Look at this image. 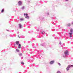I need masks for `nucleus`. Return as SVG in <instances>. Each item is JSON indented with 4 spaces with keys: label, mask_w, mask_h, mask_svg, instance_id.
Wrapping results in <instances>:
<instances>
[{
    "label": "nucleus",
    "mask_w": 73,
    "mask_h": 73,
    "mask_svg": "<svg viewBox=\"0 0 73 73\" xmlns=\"http://www.w3.org/2000/svg\"><path fill=\"white\" fill-rule=\"evenodd\" d=\"M19 47H18V48H19V49H20V48H21V44H19Z\"/></svg>",
    "instance_id": "nucleus-7"
},
{
    "label": "nucleus",
    "mask_w": 73,
    "mask_h": 73,
    "mask_svg": "<svg viewBox=\"0 0 73 73\" xmlns=\"http://www.w3.org/2000/svg\"><path fill=\"white\" fill-rule=\"evenodd\" d=\"M68 27H70V24H67Z\"/></svg>",
    "instance_id": "nucleus-12"
},
{
    "label": "nucleus",
    "mask_w": 73,
    "mask_h": 73,
    "mask_svg": "<svg viewBox=\"0 0 73 73\" xmlns=\"http://www.w3.org/2000/svg\"><path fill=\"white\" fill-rule=\"evenodd\" d=\"M69 34L70 35V37H72V36H73V35H72L73 33H69Z\"/></svg>",
    "instance_id": "nucleus-2"
},
{
    "label": "nucleus",
    "mask_w": 73,
    "mask_h": 73,
    "mask_svg": "<svg viewBox=\"0 0 73 73\" xmlns=\"http://www.w3.org/2000/svg\"><path fill=\"white\" fill-rule=\"evenodd\" d=\"M56 73H61V72H60V71H58Z\"/></svg>",
    "instance_id": "nucleus-16"
},
{
    "label": "nucleus",
    "mask_w": 73,
    "mask_h": 73,
    "mask_svg": "<svg viewBox=\"0 0 73 73\" xmlns=\"http://www.w3.org/2000/svg\"><path fill=\"white\" fill-rule=\"evenodd\" d=\"M24 16H28V14L27 13H26V14L25 13V14H24Z\"/></svg>",
    "instance_id": "nucleus-11"
},
{
    "label": "nucleus",
    "mask_w": 73,
    "mask_h": 73,
    "mask_svg": "<svg viewBox=\"0 0 73 73\" xmlns=\"http://www.w3.org/2000/svg\"><path fill=\"white\" fill-rule=\"evenodd\" d=\"M25 18H26V19H29V16H27V17H25Z\"/></svg>",
    "instance_id": "nucleus-8"
},
{
    "label": "nucleus",
    "mask_w": 73,
    "mask_h": 73,
    "mask_svg": "<svg viewBox=\"0 0 73 73\" xmlns=\"http://www.w3.org/2000/svg\"><path fill=\"white\" fill-rule=\"evenodd\" d=\"M42 33V34L43 33L42 32V33Z\"/></svg>",
    "instance_id": "nucleus-24"
},
{
    "label": "nucleus",
    "mask_w": 73,
    "mask_h": 73,
    "mask_svg": "<svg viewBox=\"0 0 73 73\" xmlns=\"http://www.w3.org/2000/svg\"><path fill=\"white\" fill-rule=\"evenodd\" d=\"M18 3L19 4V5H21L22 4V3L21 2V1H19V2H18Z\"/></svg>",
    "instance_id": "nucleus-4"
},
{
    "label": "nucleus",
    "mask_w": 73,
    "mask_h": 73,
    "mask_svg": "<svg viewBox=\"0 0 73 73\" xmlns=\"http://www.w3.org/2000/svg\"><path fill=\"white\" fill-rule=\"evenodd\" d=\"M24 19H20V20H21V21H23V20Z\"/></svg>",
    "instance_id": "nucleus-18"
},
{
    "label": "nucleus",
    "mask_w": 73,
    "mask_h": 73,
    "mask_svg": "<svg viewBox=\"0 0 73 73\" xmlns=\"http://www.w3.org/2000/svg\"><path fill=\"white\" fill-rule=\"evenodd\" d=\"M4 12V9H3L2 10V11H1V13H3V12Z\"/></svg>",
    "instance_id": "nucleus-15"
},
{
    "label": "nucleus",
    "mask_w": 73,
    "mask_h": 73,
    "mask_svg": "<svg viewBox=\"0 0 73 73\" xmlns=\"http://www.w3.org/2000/svg\"><path fill=\"white\" fill-rule=\"evenodd\" d=\"M66 69H67V70L68 71L69 70V68L67 67L66 68Z\"/></svg>",
    "instance_id": "nucleus-14"
},
{
    "label": "nucleus",
    "mask_w": 73,
    "mask_h": 73,
    "mask_svg": "<svg viewBox=\"0 0 73 73\" xmlns=\"http://www.w3.org/2000/svg\"><path fill=\"white\" fill-rule=\"evenodd\" d=\"M21 64H23V65H24V63L23 62H21Z\"/></svg>",
    "instance_id": "nucleus-13"
},
{
    "label": "nucleus",
    "mask_w": 73,
    "mask_h": 73,
    "mask_svg": "<svg viewBox=\"0 0 73 73\" xmlns=\"http://www.w3.org/2000/svg\"><path fill=\"white\" fill-rule=\"evenodd\" d=\"M71 66H72V67H73V65H68L67 66V68H70Z\"/></svg>",
    "instance_id": "nucleus-5"
},
{
    "label": "nucleus",
    "mask_w": 73,
    "mask_h": 73,
    "mask_svg": "<svg viewBox=\"0 0 73 73\" xmlns=\"http://www.w3.org/2000/svg\"><path fill=\"white\" fill-rule=\"evenodd\" d=\"M19 38H20V36H19Z\"/></svg>",
    "instance_id": "nucleus-25"
},
{
    "label": "nucleus",
    "mask_w": 73,
    "mask_h": 73,
    "mask_svg": "<svg viewBox=\"0 0 73 73\" xmlns=\"http://www.w3.org/2000/svg\"><path fill=\"white\" fill-rule=\"evenodd\" d=\"M54 60H52L50 62V64H52L54 63Z\"/></svg>",
    "instance_id": "nucleus-3"
},
{
    "label": "nucleus",
    "mask_w": 73,
    "mask_h": 73,
    "mask_svg": "<svg viewBox=\"0 0 73 73\" xmlns=\"http://www.w3.org/2000/svg\"><path fill=\"white\" fill-rule=\"evenodd\" d=\"M59 44H61V42H59Z\"/></svg>",
    "instance_id": "nucleus-21"
},
{
    "label": "nucleus",
    "mask_w": 73,
    "mask_h": 73,
    "mask_svg": "<svg viewBox=\"0 0 73 73\" xmlns=\"http://www.w3.org/2000/svg\"><path fill=\"white\" fill-rule=\"evenodd\" d=\"M19 56H22V54L20 53L19 54Z\"/></svg>",
    "instance_id": "nucleus-19"
},
{
    "label": "nucleus",
    "mask_w": 73,
    "mask_h": 73,
    "mask_svg": "<svg viewBox=\"0 0 73 73\" xmlns=\"http://www.w3.org/2000/svg\"><path fill=\"white\" fill-rule=\"evenodd\" d=\"M19 41H17L16 42V44H17V45H19Z\"/></svg>",
    "instance_id": "nucleus-6"
},
{
    "label": "nucleus",
    "mask_w": 73,
    "mask_h": 73,
    "mask_svg": "<svg viewBox=\"0 0 73 73\" xmlns=\"http://www.w3.org/2000/svg\"><path fill=\"white\" fill-rule=\"evenodd\" d=\"M58 64L59 65H60H60H61V64H60L58 63Z\"/></svg>",
    "instance_id": "nucleus-20"
},
{
    "label": "nucleus",
    "mask_w": 73,
    "mask_h": 73,
    "mask_svg": "<svg viewBox=\"0 0 73 73\" xmlns=\"http://www.w3.org/2000/svg\"><path fill=\"white\" fill-rule=\"evenodd\" d=\"M64 54L66 56L68 55V51L66 50V51L64 52Z\"/></svg>",
    "instance_id": "nucleus-1"
},
{
    "label": "nucleus",
    "mask_w": 73,
    "mask_h": 73,
    "mask_svg": "<svg viewBox=\"0 0 73 73\" xmlns=\"http://www.w3.org/2000/svg\"><path fill=\"white\" fill-rule=\"evenodd\" d=\"M66 1H68V0H66Z\"/></svg>",
    "instance_id": "nucleus-22"
},
{
    "label": "nucleus",
    "mask_w": 73,
    "mask_h": 73,
    "mask_svg": "<svg viewBox=\"0 0 73 73\" xmlns=\"http://www.w3.org/2000/svg\"><path fill=\"white\" fill-rule=\"evenodd\" d=\"M19 26L20 27V28H21V24H19Z\"/></svg>",
    "instance_id": "nucleus-10"
},
{
    "label": "nucleus",
    "mask_w": 73,
    "mask_h": 73,
    "mask_svg": "<svg viewBox=\"0 0 73 73\" xmlns=\"http://www.w3.org/2000/svg\"><path fill=\"white\" fill-rule=\"evenodd\" d=\"M16 50L17 51V52H19V50L18 49H17Z\"/></svg>",
    "instance_id": "nucleus-17"
},
{
    "label": "nucleus",
    "mask_w": 73,
    "mask_h": 73,
    "mask_svg": "<svg viewBox=\"0 0 73 73\" xmlns=\"http://www.w3.org/2000/svg\"><path fill=\"white\" fill-rule=\"evenodd\" d=\"M70 32H71V33H73V29H70Z\"/></svg>",
    "instance_id": "nucleus-9"
},
{
    "label": "nucleus",
    "mask_w": 73,
    "mask_h": 73,
    "mask_svg": "<svg viewBox=\"0 0 73 73\" xmlns=\"http://www.w3.org/2000/svg\"><path fill=\"white\" fill-rule=\"evenodd\" d=\"M72 25H73V22H72Z\"/></svg>",
    "instance_id": "nucleus-23"
},
{
    "label": "nucleus",
    "mask_w": 73,
    "mask_h": 73,
    "mask_svg": "<svg viewBox=\"0 0 73 73\" xmlns=\"http://www.w3.org/2000/svg\"><path fill=\"white\" fill-rule=\"evenodd\" d=\"M64 57H66L65 56H64Z\"/></svg>",
    "instance_id": "nucleus-26"
}]
</instances>
